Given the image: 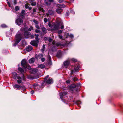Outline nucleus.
Instances as JSON below:
<instances>
[{"label":"nucleus","instance_id":"nucleus-11","mask_svg":"<svg viewBox=\"0 0 123 123\" xmlns=\"http://www.w3.org/2000/svg\"><path fill=\"white\" fill-rule=\"evenodd\" d=\"M38 71V70L36 68H33L31 69L30 72L31 74H35Z\"/></svg>","mask_w":123,"mask_h":123},{"label":"nucleus","instance_id":"nucleus-37","mask_svg":"<svg viewBox=\"0 0 123 123\" xmlns=\"http://www.w3.org/2000/svg\"><path fill=\"white\" fill-rule=\"evenodd\" d=\"M43 55L42 53L39 54L38 55V57L40 59L41 58V57H43Z\"/></svg>","mask_w":123,"mask_h":123},{"label":"nucleus","instance_id":"nucleus-15","mask_svg":"<svg viewBox=\"0 0 123 123\" xmlns=\"http://www.w3.org/2000/svg\"><path fill=\"white\" fill-rule=\"evenodd\" d=\"M32 47L31 46H28L26 47V50L27 52H30L32 50Z\"/></svg>","mask_w":123,"mask_h":123},{"label":"nucleus","instance_id":"nucleus-44","mask_svg":"<svg viewBox=\"0 0 123 123\" xmlns=\"http://www.w3.org/2000/svg\"><path fill=\"white\" fill-rule=\"evenodd\" d=\"M36 24H38L39 23L38 22L35 20H34L33 21Z\"/></svg>","mask_w":123,"mask_h":123},{"label":"nucleus","instance_id":"nucleus-61","mask_svg":"<svg viewBox=\"0 0 123 123\" xmlns=\"http://www.w3.org/2000/svg\"><path fill=\"white\" fill-rule=\"evenodd\" d=\"M44 20L45 23L47 22L48 21V19L46 18H44Z\"/></svg>","mask_w":123,"mask_h":123},{"label":"nucleus","instance_id":"nucleus-36","mask_svg":"<svg viewBox=\"0 0 123 123\" xmlns=\"http://www.w3.org/2000/svg\"><path fill=\"white\" fill-rule=\"evenodd\" d=\"M36 8H34L33 9V12L32 13L33 14H35V12H36Z\"/></svg>","mask_w":123,"mask_h":123},{"label":"nucleus","instance_id":"nucleus-64","mask_svg":"<svg viewBox=\"0 0 123 123\" xmlns=\"http://www.w3.org/2000/svg\"><path fill=\"white\" fill-rule=\"evenodd\" d=\"M52 39L51 38H49L48 39V41L49 42H51L52 41Z\"/></svg>","mask_w":123,"mask_h":123},{"label":"nucleus","instance_id":"nucleus-6","mask_svg":"<svg viewBox=\"0 0 123 123\" xmlns=\"http://www.w3.org/2000/svg\"><path fill=\"white\" fill-rule=\"evenodd\" d=\"M68 93V92L67 91H63L62 92H61L60 94V98L62 99L63 97L66 95Z\"/></svg>","mask_w":123,"mask_h":123},{"label":"nucleus","instance_id":"nucleus-38","mask_svg":"<svg viewBox=\"0 0 123 123\" xmlns=\"http://www.w3.org/2000/svg\"><path fill=\"white\" fill-rule=\"evenodd\" d=\"M1 27L3 28H5L7 27V26L5 24H2L1 25Z\"/></svg>","mask_w":123,"mask_h":123},{"label":"nucleus","instance_id":"nucleus-47","mask_svg":"<svg viewBox=\"0 0 123 123\" xmlns=\"http://www.w3.org/2000/svg\"><path fill=\"white\" fill-rule=\"evenodd\" d=\"M48 26L50 27H52V26H53V25H51V24L50 22H49L48 24Z\"/></svg>","mask_w":123,"mask_h":123},{"label":"nucleus","instance_id":"nucleus-2","mask_svg":"<svg viewBox=\"0 0 123 123\" xmlns=\"http://www.w3.org/2000/svg\"><path fill=\"white\" fill-rule=\"evenodd\" d=\"M53 26L52 28V30L55 31L58 30L59 29V27L60 24V23H58L57 24H56L55 23L53 22L52 23Z\"/></svg>","mask_w":123,"mask_h":123},{"label":"nucleus","instance_id":"nucleus-21","mask_svg":"<svg viewBox=\"0 0 123 123\" xmlns=\"http://www.w3.org/2000/svg\"><path fill=\"white\" fill-rule=\"evenodd\" d=\"M46 83L48 84H51L52 82V79L49 78L46 81Z\"/></svg>","mask_w":123,"mask_h":123},{"label":"nucleus","instance_id":"nucleus-50","mask_svg":"<svg viewBox=\"0 0 123 123\" xmlns=\"http://www.w3.org/2000/svg\"><path fill=\"white\" fill-rule=\"evenodd\" d=\"M76 103L77 105L80 104L81 103V102L80 101H76Z\"/></svg>","mask_w":123,"mask_h":123},{"label":"nucleus","instance_id":"nucleus-9","mask_svg":"<svg viewBox=\"0 0 123 123\" xmlns=\"http://www.w3.org/2000/svg\"><path fill=\"white\" fill-rule=\"evenodd\" d=\"M26 14L25 11L23 10H22L21 12L19 14V17H21L22 18L24 17V16Z\"/></svg>","mask_w":123,"mask_h":123},{"label":"nucleus","instance_id":"nucleus-19","mask_svg":"<svg viewBox=\"0 0 123 123\" xmlns=\"http://www.w3.org/2000/svg\"><path fill=\"white\" fill-rule=\"evenodd\" d=\"M80 68V66L79 65H76L74 68L75 71L76 72H78V71L79 69Z\"/></svg>","mask_w":123,"mask_h":123},{"label":"nucleus","instance_id":"nucleus-14","mask_svg":"<svg viewBox=\"0 0 123 123\" xmlns=\"http://www.w3.org/2000/svg\"><path fill=\"white\" fill-rule=\"evenodd\" d=\"M69 37L71 38H73L74 37V36L72 34H71L70 35H69L68 33H67L66 37V38H68Z\"/></svg>","mask_w":123,"mask_h":123},{"label":"nucleus","instance_id":"nucleus-35","mask_svg":"<svg viewBox=\"0 0 123 123\" xmlns=\"http://www.w3.org/2000/svg\"><path fill=\"white\" fill-rule=\"evenodd\" d=\"M39 10L42 12H45V10L41 7H40L39 8Z\"/></svg>","mask_w":123,"mask_h":123},{"label":"nucleus","instance_id":"nucleus-60","mask_svg":"<svg viewBox=\"0 0 123 123\" xmlns=\"http://www.w3.org/2000/svg\"><path fill=\"white\" fill-rule=\"evenodd\" d=\"M62 31L61 30H60L59 31H58V33L59 34H60L61 33H62Z\"/></svg>","mask_w":123,"mask_h":123},{"label":"nucleus","instance_id":"nucleus-46","mask_svg":"<svg viewBox=\"0 0 123 123\" xmlns=\"http://www.w3.org/2000/svg\"><path fill=\"white\" fill-rule=\"evenodd\" d=\"M19 9V8L18 6H17L15 7V9L16 11H18Z\"/></svg>","mask_w":123,"mask_h":123},{"label":"nucleus","instance_id":"nucleus-62","mask_svg":"<svg viewBox=\"0 0 123 123\" xmlns=\"http://www.w3.org/2000/svg\"><path fill=\"white\" fill-rule=\"evenodd\" d=\"M59 38L61 39H62V35H59L58 36Z\"/></svg>","mask_w":123,"mask_h":123},{"label":"nucleus","instance_id":"nucleus-29","mask_svg":"<svg viewBox=\"0 0 123 123\" xmlns=\"http://www.w3.org/2000/svg\"><path fill=\"white\" fill-rule=\"evenodd\" d=\"M58 7H61L62 8H64L65 6V5L64 4H59L58 5Z\"/></svg>","mask_w":123,"mask_h":123},{"label":"nucleus","instance_id":"nucleus-56","mask_svg":"<svg viewBox=\"0 0 123 123\" xmlns=\"http://www.w3.org/2000/svg\"><path fill=\"white\" fill-rule=\"evenodd\" d=\"M38 86V84H34L33 85V86L34 87H37Z\"/></svg>","mask_w":123,"mask_h":123},{"label":"nucleus","instance_id":"nucleus-48","mask_svg":"<svg viewBox=\"0 0 123 123\" xmlns=\"http://www.w3.org/2000/svg\"><path fill=\"white\" fill-rule=\"evenodd\" d=\"M79 88L78 87H77L75 89V91L76 92H78L79 91Z\"/></svg>","mask_w":123,"mask_h":123},{"label":"nucleus","instance_id":"nucleus-49","mask_svg":"<svg viewBox=\"0 0 123 123\" xmlns=\"http://www.w3.org/2000/svg\"><path fill=\"white\" fill-rule=\"evenodd\" d=\"M17 82L18 84H20L22 82V81L21 79H18L17 81Z\"/></svg>","mask_w":123,"mask_h":123},{"label":"nucleus","instance_id":"nucleus-32","mask_svg":"<svg viewBox=\"0 0 123 123\" xmlns=\"http://www.w3.org/2000/svg\"><path fill=\"white\" fill-rule=\"evenodd\" d=\"M26 68L29 70H30L31 69V66L28 64H27V66H26Z\"/></svg>","mask_w":123,"mask_h":123},{"label":"nucleus","instance_id":"nucleus-45","mask_svg":"<svg viewBox=\"0 0 123 123\" xmlns=\"http://www.w3.org/2000/svg\"><path fill=\"white\" fill-rule=\"evenodd\" d=\"M64 28V26L63 25V23H62L61 24V28L62 29H63Z\"/></svg>","mask_w":123,"mask_h":123},{"label":"nucleus","instance_id":"nucleus-1","mask_svg":"<svg viewBox=\"0 0 123 123\" xmlns=\"http://www.w3.org/2000/svg\"><path fill=\"white\" fill-rule=\"evenodd\" d=\"M15 40L16 41L19 43L21 39L24 38L23 36V34H17L15 37Z\"/></svg>","mask_w":123,"mask_h":123},{"label":"nucleus","instance_id":"nucleus-10","mask_svg":"<svg viewBox=\"0 0 123 123\" xmlns=\"http://www.w3.org/2000/svg\"><path fill=\"white\" fill-rule=\"evenodd\" d=\"M30 44L32 45L37 47L38 46V44L35 41H31L30 42Z\"/></svg>","mask_w":123,"mask_h":123},{"label":"nucleus","instance_id":"nucleus-63","mask_svg":"<svg viewBox=\"0 0 123 123\" xmlns=\"http://www.w3.org/2000/svg\"><path fill=\"white\" fill-rule=\"evenodd\" d=\"M36 28L37 29H39L40 28L38 25H36L35 26Z\"/></svg>","mask_w":123,"mask_h":123},{"label":"nucleus","instance_id":"nucleus-31","mask_svg":"<svg viewBox=\"0 0 123 123\" xmlns=\"http://www.w3.org/2000/svg\"><path fill=\"white\" fill-rule=\"evenodd\" d=\"M72 79V80L74 82L77 81L78 80V79L77 78L75 77L73 78Z\"/></svg>","mask_w":123,"mask_h":123},{"label":"nucleus","instance_id":"nucleus-16","mask_svg":"<svg viewBox=\"0 0 123 123\" xmlns=\"http://www.w3.org/2000/svg\"><path fill=\"white\" fill-rule=\"evenodd\" d=\"M63 11V9L60 7H59L58 8L56 9V12L58 14H60Z\"/></svg>","mask_w":123,"mask_h":123},{"label":"nucleus","instance_id":"nucleus-40","mask_svg":"<svg viewBox=\"0 0 123 123\" xmlns=\"http://www.w3.org/2000/svg\"><path fill=\"white\" fill-rule=\"evenodd\" d=\"M19 43L15 41V43L13 44V46L14 47H15Z\"/></svg>","mask_w":123,"mask_h":123},{"label":"nucleus","instance_id":"nucleus-55","mask_svg":"<svg viewBox=\"0 0 123 123\" xmlns=\"http://www.w3.org/2000/svg\"><path fill=\"white\" fill-rule=\"evenodd\" d=\"M35 31L36 33H38L40 32V31L37 29H36Z\"/></svg>","mask_w":123,"mask_h":123},{"label":"nucleus","instance_id":"nucleus-30","mask_svg":"<svg viewBox=\"0 0 123 123\" xmlns=\"http://www.w3.org/2000/svg\"><path fill=\"white\" fill-rule=\"evenodd\" d=\"M23 31L24 33V32H27L28 31V29L27 27L24 28L23 30Z\"/></svg>","mask_w":123,"mask_h":123},{"label":"nucleus","instance_id":"nucleus-3","mask_svg":"<svg viewBox=\"0 0 123 123\" xmlns=\"http://www.w3.org/2000/svg\"><path fill=\"white\" fill-rule=\"evenodd\" d=\"M27 64L26 61L25 59H23L21 61V66L24 69H26V67Z\"/></svg>","mask_w":123,"mask_h":123},{"label":"nucleus","instance_id":"nucleus-8","mask_svg":"<svg viewBox=\"0 0 123 123\" xmlns=\"http://www.w3.org/2000/svg\"><path fill=\"white\" fill-rule=\"evenodd\" d=\"M62 52L61 50H59L57 52L56 55V56L58 58H60L62 57Z\"/></svg>","mask_w":123,"mask_h":123},{"label":"nucleus","instance_id":"nucleus-42","mask_svg":"<svg viewBox=\"0 0 123 123\" xmlns=\"http://www.w3.org/2000/svg\"><path fill=\"white\" fill-rule=\"evenodd\" d=\"M30 28L28 29V31H30L33 29V28L32 26H30Z\"/></svg>","mask_w":123,"mask_h":123},{"label":"nucleus","instance_id":"nucleus-57","mask_svg":"<svg viewBox=\"0 0 123 123\" xmlns=\"http://www.w3.org/2000/svg\"><path fill=\"white\" fill-rule=\"evenodd\" d=\"M70 80H68L66 81V82L68 84L70 83Z\"/></svg>","mask_w":123,"mask_h":123},{"label":"nucleus","instance_id":"nucleus-4","mask_svg":"<svg viewBox=\"0 0 123 123\" xmlns=\"http://www.w3.org/2000/svg\"><path fill=\"white\" fill-rule=\"evenodd\" d=\"M23 20H22L20 18H18L15 21V23L17 25L20 26L23 23Z\"/></svg>","mask_w":123,"mask_h":123},{"label":"nucleus","instance_id":"nucleus-22","mask_svg":"<svg viewBox=\"0 0 123 123\" xmlns=\"http://www.w3.org/2000/svg\"><path fill=\"white\" fill-rule=\"evenodd\" d=\"M44 2L47 6H49L51 4L49 0H45Z\"/></svg>","mask_w":123,"mask_h":123},{"label":"nucleus","instance_id":"nucleus-23","mask_svg":"<svg viewBox=\"0 0 123 123\" xmlns=\"http://www.w3.org/2000/svg\"><path fill=\"white\" fill-rule=\"evenodd\" d=\"M18 70L22 73V74L24 72V71L23 68L19 67L18 68Z\"/></svg>","mask_w":123,"mask_h":123},{"label":"nucleus","instance_id":"nucleus-53","mask_svg":"<svg viewBox=\"0 0 123 123\" xmlns=\"http://www.w3.org/2000/svg\"><path fill=\"white\" fill-rule=\"evenodd\" d=\"M35 57L36 59L37 60L38 59V57H39L38 55L37 54H35Z\"/></svg>","mask_w":123,"mask_h":123},{"label":"nucleus","instance_id":"nucleus-52","mask_svg":"<svg viewBox=\"0 0 123 123\" xmlns=\"http://www.w3.org/2000/svg\"><path fill=\"white\" fill-rule=\"evenodd\" d=\"M48 60H51V57L49 55H48Z\"/></svg>","mask_w":123,"mask_h":123},{"label":"nucleus","instance_id":"nucleus-39","mask_svg":"<svg viewBox=\"0 0 123 123\" xmlns=\"http://www.w3.org/2000/svg\"><path fill=\"white\" fill-rule=\"evenodd\" d=\"M29 5V4L28 3H27L24 6L26 9H28V8H29V6H28Z\"/></svg>","mask_w":123,"mask_h":123},{"label":"nucleus","instance_id":"nucleus-59","mask_svg":"<svg viewBox=\"0 0 123 123\" xmlns=\"http://www.w3.org/2000/svg\"><path fill=\"white\" fill-rule=\"evenodd\" d=\"M41 60L42 62H44L45 60V59L44 58H41Z\"/></svg>","mask_w":123,"mask_h":123},{"label":"nucleus","instance_id":"nucleus-5","mask_svg":"<svg viewBox=\"0 0 123 123\" xmlns=\"http://www.w3.org/2000/svg\"><path fill=\"white\" fill-rule=\"evenodd\" d=\"M14 86L16 88H20L22 90H23L24 91H25L26 90L24 86H21L17 84H16Z\"/></svg>","mask_w":123,"mask_h":123},{"label":"nucleus","instance_id":"nucleus-34","mask_svg":"<svg viewBox=\"0 0 123 123\" xmlns=\"http://www.w3.org/2000/svg\"><path fill=\"white\" fill-rule=\"evenodd\" d=\"M51 50L53 52H55L57 50L56 48L54 47H53L52 48Z\"/></svg>","mask_w":123,"mask_h":123},{"label":"nucleus","instance_id":"nucleus-12","mask_svg":"<svg viewBox=\"0 0 123 123\" xmlns=\"http://www.w3.org/2000/svg\"><path fill=\"white\" fill-rule=\"evenodd\" d=\"M70 63V62L68 60H67L64 62L63 65L65 67H67L69 65Z\"/></svg>","mask_w":123,"mask_h":123},{"label":"nucleus","instance_id":"nucleus-25","mask_svg":"<svg viewBox=\"0 0 123 123\" xmlns=\"http://www.w3.org/2000/svg\"><path fill=\"white\" fill-rule=\"evenodd\" d=\"M49 77V76L48 75H47L45 77L42 83V84L43 85L44 84L45 82H46V81L47 80V79Z\"/></svg>","mask_w":123,"mask_h":123},{"label":"nucleus","instance_id":"nucleus-13","mask_svg":"<svg viewBox=\"0 0 123 123\" xmlns=\"http://www.w3.org/2000/svg\"><path fill=\"white\" fill-rule=\"evenodd\" d=\"M76 87V85L72 84L69 86V88L71 90L73 91V89Z\"/></svg>","mask_w":123,"mask_h":123},{"label":"nucleus","instance_id":"nucleus-43","mask_svg":"<svg viewBox=\"0 0 123 123\" xmlns=\"http://www.w3.org/2000/svg\"><path fill=\"white\" fill-rule=\"evenodd\" d=\"M34 36L33 35H31V34L29 37V38H31V39H33L34 38Z\"/></svg>","mask_w":123,"mask_h":123},{"label":"nucleus","instance_id":"nucleus-58","mask_svg":"<svg viewBox=\"0 0 123 123\" xmlns=\"http://www.w3.org/2000/svg\"><path fill=\"white\" fill-rule=\"evenodd\" d=\"M72 61H73L74 62H77V60L76 59L73 58L72 60Z\"/></svg>","mask_w":123,"mask_h":123},{"label":"nucleus","instance_id":"nucleus-26","mask_svg":"<svg viewBox=\"0 0 123 123\" xmlns=\"http://www.w3.org/2000/svg\"><path fill=\"white\" fill-rule=\"evenodd\" d=\"M52 65L51 60H48L47 63V65L49 66H51Z\"/></svg>","mask_w":123,"mask_h":123},{"label":"nucleus","instance_id":"nucleus-7","mask_svg":"<svg viewBox=\"0 0 123 123\" xmlns=\"http://www.w3.org/2000/svg\"><path fill=\"white\" fill-rule=\"evenodd\" d=\"M23 34V36H24V38H29L31 33L28 31L26 32H24V34Z\"/></svg>","mask_w":123,"mask_h":123},{"label":"nucleus","instance_id":"nucleus-20","mask_svg":"<svg viewBox=\"0 0 123 123\" xmlns=\"http://www.w3.org/2000/svg\"><path fill=\"white\" fill-rule=\"evenodd\" d=\"M21 46L23 47L26 45V41L24 40L22 41L21 42Z\"/></svg>","mask_w":123,"mask_h":123},{"label":"nucleus","instance_id":"nucleus-28","mask_svg":"<svg viewBox=\"0 0 123 123\" xmlns=\"http://www.w3.org/2000/svg\"><path fill=\"white\" fill-rule=\"evenodd\" d=\"M48 12L50 15H52L54 14V12L52 10H49L48 11Z\"/></svg>","mask_w":123,"mask_h":123},{"label":"nucleus","instance_id":"nucleus-18","mask_svg":"<svg viewBox=\"0 0 123 123\" xmlns=\"http://www.w3.org/2000/svg\"><path fill=\"white\" fill-rule=\"evenodd\" d=\"M41 30L42 32L44 34H45L47 32V30L45 27H43L42 28Z\"/></svg>","mask_w":123,"mask_h":123},{"label":"nucleus","instance_id":"nucleus-54","mask_svg":"<svg viewBox=\"0 0 123 123\" xmlns=\"http://www.w3.org/2000/svg\"><path fill=\"white\" fill-rule=\"evenodd\" d=\"M80 85H81V84L80 83H77L76 85V87H79L80 86Z\"/></svg>","mask_w":123,"mask_h":123},{"label":"nucleus","instance_id":"nucleus-51","mask_svg":"<svg viewBox=\"0 0 123 123\" xmlns=\"http://www.w3.org/2000/svg\"><path fill=\"white\" fill-rule=\"evenodd\" d=\"M13 2L14 3V5H15L17 3V0H14Z\"/></svg>","mask_w":123,"mask_h":123},{"label":"nucleus","instance_id":"nucleus-17","mask_svg":"<svg viewBox=\"0 0 123 123\" xmlns=\"http://www.w3.org/2000/svg\"><path fill=\"white\" fill-rule=\"evenodd\" d=\"M35 61V59L34 57L31 58L29 60V62L30 63H33Z\"/></svg>","mask_w":123,"mask_h":123},{"label":"nucleus","instance_id":"nucleus-27","mask_svg":"<svg viewBox=\"0 0 123 123\" xmlns=\"http://www.w3.org/2000/svg\"><path fill=\"white\" fill-rule=\"evenodd\" d=\"M45 66L42 64H41L40 65H39L38 66V68L41 69L43 68H45Z\"/></svg>","mask_w":123,"mask_h":123},{"label":"nucleus","instance_id":"nucleus-41","mask_svg":"<svg viewBox=\"0 0 123 123\" xmlns=\"http://www.w3.org/2000/svg\"><path fill=\"white\" fill-rule=\"evenodd\" d=\"M36 4V3L35 2H32L31 4V5L32 6H35Z\"/></svg>","mask_w":123,"mask_h":123},{"label":"nucleus","instance_id":"nucleus-33","mask_svg":"<svg viewBox=\"0 0 123 123\" xmlns=\"http://www.w3.org/2000/svg\"><path fill=\"white\" fill-rule=\"evenodd\" d=\"M69 11L68 10H67L66 12V13L65 14V16H68L69 15Z\"/></svg>","mask_w":123,"mask_h":123},{"label":"nucleus","instance_id":"nucleus-24","mask_svg":"<svg viewBox=\"0 0 123 123\" xmlns=\"http://www.w3.org/2000/svg\"><path fill=\"white\" fill-rule=\"evenodd\" d=\"M34 35L35 36V38L36 41L38 42H39V39L38 38L39 35L38 34H35Z\"/></svg>","mask_w":123,"mask_h":123}]
</instances>
